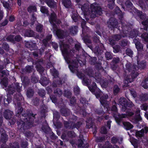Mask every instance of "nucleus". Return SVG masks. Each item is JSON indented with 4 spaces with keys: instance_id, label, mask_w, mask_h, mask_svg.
Listing matches in <instances>:
<instances>
[{
    "instance_id": "36",
    "label": "nucleus",
    "mask_w": 148,
    "mask_h": 148,
    "mask_svg": "<svg viewBox=\"0 0 148 148\" xmlns=\"http://www.w3.org/2000/svg\"><path fill=\"white\" fill-rule=\"evenodd\" d=\"M62 2L65 7L67 8H69L71 5L70 0H62Z\"/></svg>"
},
{
    "instance_id": "30",
    "label": "nucleus",
    "mask_w": 148,
    "mask_h": 148,
    "mask_svg": "<svg viewBox=\"0 0 148 148\" xmlns=\"http://www.w3.org/2000/svg\"><path fill=\"white\" fill-rule=\"evenodd\" d=\"M34 34L33 31L30 29H27L25 31L24 36H25L32 37L34 36Z\"/></svg>"
},
{
    "instance_id": "3",
    "label": "nucleus",
    "mask_w": 148,
    "mask_h": 148,
    "mask_svg": "<svg viewBox=\"0 0 148 148\" xmlns=\"http://www.w3.org/2000/svg\"><path fill=\"white\" fill-rule=\"evenodd\" d=\"M125 72L127 71L128 72H131L130 75H127L125 78L124 81L125 84H128L131 83L134 81V78L138 75V73L136 71L138 70L139 68L137 65H132L130 63H127L124 67Z\"/></svg>"
},
{
    "instance_id": "62",
    "label": "nucleus",
    "mask_w": 148,
    "mask_h": 148,
    "mask_svg": "<svg viewBox=\"0 0 148 148\" xmlns=\"http://www.w3.org/2000/svg\"><path fill=\"white\" fill-rule=\"evenodd\" d=\"M86 22L84 20H83L81 23L82 27L84 31H85V29H88V27L86 26Z\"/></svg>"
},
{
    "instance_id": "13",
    "label": "nucleus",
    "mask_w": 148,
    "mask_h": 148,
    "mask_svg": "<svg viewBox=\"0 0 148 148\" xmlns=\"http://www.w3.org/2000/svg\"><path fill=\"white\" fill-rule=\"evenodd\" d=\"M77 75L78 77L81 79H82V83L85 85H88L91 83V80H89L83 74L80 73H78Z\"/></svg>"
},
{
    "instance_id": "43",
    "label": "nucleus",
    "mask_w": 148,
    "mask_h": 148,
    "mask_svg": "<svg viewBox=\"0 0 148 148\" xmlns=\"http://www.w3.org/2000/svg\"><path fill=\"white\" fill-rule=\"evenodd\" d=\"M141 37L145 42H148V34L146 32L143 33L141 35Z\"/></svg>"
},
{
    "instance_id": "39",
    "label": "nucleus",
    "mask_w": 148,
    "mask_h": 148,
    "mask_svg": "<svg viewBox=\"0 0 148 148\" xmlns=\"http://www.w3.org/2000/svg\"><path fill=\"white\" fill-rule=\"evenodd\" d=\"M1 140L3 143H5L8 140V136L6 134H4L3 133L1 134Z\"/></svg>"
},
{
    "instance_id": "51",
    "label": "nucleus",
    "mask_w": 148,
    "mask_h": 148,
    "mask_svg": "<svg viewBox=\"0 0 148 148\" xmlns=\"http://www.w3.org/2000/svg\"><path fill=\"white\" fill-rule=\"evenodd\" d=\"M40 10L42 13L46 14H48V10L47 8L45 6H42L40 7Z\"/></svg>"
},
{
    "instance_id": "22",
    "label": "nucleus",
    "mask_w": 148,
    "mask_h": 148,
    "mask_svg": "<svg viewBox=\"0 0 148 148\" xmlns=\"http://www.w3.org/2000/svg\"><path fill=\"white\" fill-rule=\"evenodd\" d=\"M142 120L140 114H136L134 117L131 118L130 121L134 123H136L138 122L141 121Z\"/></svg>"
},
{
    "instance_id": "32",
    "label": "nucleus",
    "mask_w": 148,
    "mask_h": 148,
    "mask_svg": "<svg viewBox=\"0 0 148 148\" xmlns=\"http://www.w3.org/2000/svg\"><path fill=\"white\" fill-rule=\"evenodd\" d=\"M88 88L92 92H95L97 89L98 88H97L96 84L95 82H93L92 84L88 86Z\"/></svg>"
},
{
    "instance_id": "18",
    "label": "nucleus",
    "mask_w": 148,
    "mask_h": 148,
    "mask_svg": "<svg viewBox=\"0 0 148 148\" xmlns=\"http://www.w3.org/2000/svg\"><path fill=\"white\" fill-rule=\"evenodd\" d=\"M103 45L102 43H100V45L98 44L95 47V53L97 54L101 55L103 52Z\"/></svg>"
},
{
    "instance_id": "61",
    "label": "nucleus",
    "mask_w": 148,
    "mask_h": 148,
    "mask_svg": "<svg viewBox=\"0 0 148 148\" xmlns=\"http://www.w3.org/2000/svg\"><path fill=\"white\" fill-rule=\"evenodd\" d=\"M1 83L4 85L5 87H6L8 84L7 78L4 77L3 79L1 80Z\"/></svg>"
},
{
    "instance_id": "57",
    "label": "nucleus",
    "mask_w": 148,
    "mask_h": 148,
    "mask_svg": "<svg viewBox=\"0 0 148 148\" xmlns=\"http://www.w3.org/2000/svg\"><path fill=\"white\" fill-rule=\"evenodd\" d=\"M125 4L127 8L131 9L133 5L132 3L129 0H127L125 2Z\"/></svg>"
},
{
    "instance_id": "26",
    "label": "nucleus",
    "mask_w": 148,
    "mask_h": 148,
    "mask_svg": "<svg viewBox=\"0 0 148 148\" xmlns=\"http://www.w3.org/2000/svg\"><path fill=\"white\" fill-rule=\"evenodd\" d=\"M60 112L62 115L64 116H68L70 113V111L69 109L67 108H62Z\"/></svg>"
},
{
    "instance_id": "54",
    "label": "nucleus",
    "mask_w": 148,
    "mask_h": 148,
    "mask_svg": "<svg viewBox=\"0 0 148 148\" xmlns=\"http://www.w3.org/2000/svg\"><path fill=\"white\" fill-rule=\"evenodd\" d=\"M10 146L11 148H19L18 143L17 142H16L13 143H10Z\"/></svg>"
},
{
    "instance_id": "21",
    "label": "nucleus",
    "mask_w": 148,
    "mask_h": 148,
    "mask_svg": "<svg viewBox=\"0 0 148 148\" xmlns=\"http://www.w3.org/2000/svg\"><path fill=\"white\" fill-rule=\"evenodd\" d=\"M13 112L9 110H5L3 113V116L5 118L7 119H10L12 117Z\"/></svg>"
},
{
    "instance_id": "27",
    "label": "nucleus",
    "mask_w": 148,
    "mask_h": 148,
    "mask_svg": "<svg viewBox=\"0 0 148 148\" xmlns=\"http://www.w3.org/2000/svg\"><path fill=\"white\" fill-rule=\"evenodd\" d=\"M123 123L125 128L127 130H130L133 127V125L128 122H124Z\"/></svg>"
},
{
    "instance_id": "6",
    "label": "nucleus",
    "mask_w": 148,
    "mask_h": 148,
    "mask_svg": "<svg viewBox=\"0 0 148 148\" xmlns=\"http://www.w3.org/2000/svg\"><path fill=\"white\" fill-rule=\"evenodd\" d=\"M21 87L19 86L18 83H16L12 84L8 86L7 91L10 94L12 95L16 90L18 92H20L21 90Z\"/></svg>"
},
{
    "instance_id": "20",
    "label": "nucleus",
    "mask_w": 148,
    "mask_h": 148,
    "mask_svg": "<svg viewBox=\"0 0 148 148\" xmlns=\"http://www.w3.org/2000/svg\"><path fill=\"white\" fill-rule=\"evenodd\" d=\"M42 64V61H37L36 62V68L37 70L41 74L44 71V68L41 66V64Z\"/></svg>"
},
{
    "instance_id": "44",
    "label": "nucleus",
    "mask_w": 148,
    "mask_h": 148,
    "mask_svg": "<svg viewBox=\"0 0 148 148\" xmlns=\"http://www.w3.org/2000/svg\"><path fill=\"white\" fill-rule=\"evenodd\" d=\"M40 101L39 99L37 97L34 98L32 101V104L35 106L38 105Z\"/></svg>"
},
{
    "instance_id": "33",
    "label": "nucleus",
    "mask_w": 148,
    "mask_h": 148,
    "mask_svg": "<svg viewBox=\"0 0 148 148\" xmlns=\"http://www.w3.org/2000/svg\"><path fill=\"white\" fill-rule=\"evenodd\" d=\"M103 148H119L117 145H115L112 147V145L108 142H106L105 145L103 147Z\"/></svg>"
},
{
    "instance_id": "64",
    "label": "nucleus",
    "mask_w": 148,
    "mask_h": 148,
    "mask_svg": "<svg viewBox=\"0 0 148 148\" xmlns=\"http://www.w3.org/2000/svg\"><path fill=\"white\" fill-rule=\"evenodd\" d=\"M119 141V139L115 137H113L111 140V142L113 144L116 143Z\"/></svg>"
},
{
    "instance_id": "24",
    "label": "nucleus",
    "mask_w": 148,
    "mask_h": 148,
    "mask_svg": "<svg viewBox=\"0 0 148 148\" xmlns=\"http://www.w3.org/2000/svg\"><path fill=\"white\" fill-rule=\"evenodd\" d=\"M95 77H93V81H95L97 82H100L101 81V74L98 73H95Z\"/></svg>"
},
{
    "instance_id": "31",
    "label": "nucleus",
    "mask_w": 148,
    "mask_h": 148,
    "mask_svg": "<svg viewBox=\"0 0 148 148\" xmlns=\"http://www.w3.org/2000/svg\"><path fill=\"white\" fill-rule=\"evenodd\" d=\"M54 93L56 95L59 97L62 95V91L60 88H55L54 90Z\"/></svg>"
},
{
    "instance_id": "41",
    "label": "nucleus",
    "mask_w": 148,
    "mask_h": 148,
    "mask_svg": "<svg viewBox=\"0 0 148 148\" xmlns=\"http://www.w3.org/2000/svg\"><path fill=\"white\" fill-rule=\"evenodd\" d=\"M115 12L117 14H119V15H120L119 17L120 19H122L123 18V14L121 12L120 9L118 7H116L115 9Z\"/></svg>"
},
{
    "instance_id": "29",
    "label": "nucleus",
    "mask_w": 148,
    "mask_h": 148,
    "mask_svg": "<svg viewBox=\"0 0 148 148\" xmlns=\"http://www.w3.org/2000/svg\"><path fill=\"white\" fill-rule=\"evenodd\" d=\"M56 34L57 36L59 38H62L64 36V31L60 29H58L56 31Z\"/></svg>"
},
{
    "instance_id": "7",
    "label": "nucleus",
    "mask_w": 148,
    "mask_h": 148,
    "mask_svg": "<svg viewBox=\"0 0 148 148\" xmlns=\"http://www.w3.org/2000/svg\"><path fill=\"white\" fill-rule=\"evenodd\" d=\"M64 127L67 128L70 130H72L75 128L78 129L82 124L81 122H78L76 123L73 122H69L64 121Z\"/></svg>"
},
{
    "instance_id": "28",
    "label": "nucleus",
    "mask_w": 148,
    "mask_h": 148,
    "mask_svg": "<svg viewBox=\"0 0 148 148\" xmlns=\"http://www.w3.org/2000/svg\"><path fill=\"white\" fill-rule=\"evenodd\" d=\"M34 94V90L31 88H28L27 90L26 95L27 97L30 98L32 97Z\"/></svg>"
},
{
    "instance_id": "53",
    "label": "nucleus",
    "mask_w": 148,
    "mask_h": 148,
    "mask_svg": "<svg viewBox=\"0 0 148 148\" xmlns=\"http://www.w3.org/2000/svg\"><path fill=\"white\" fill-rule=\"evenodd\" d=\"M115 0H108L109 3L108 5V7L111 9L113 8V6L114 5Z\"/></svg>"
},
{
    "instance_id": "47",
    "label": "nucleus",
    "mask_w": 148,
    "mask_h": 148,
    "mask_svg": "<svg viewBox=\"0 0 148 148\" xmlns=\"http://www.w3.org/2000/svg\"><path fill=\"white\" fill-rule=\"evenodd\" d=\"M138 67L141 69H144L146 66V62L144 61H142L141 62L139 63V62L138 61Z\"/></svg>"
},
{
    "instance_id": "23",
    "label": "nucleus",
    "mask_w": 148,
    "mask_h": 148,
    "mask_svg": "<svg viewBox=\"0 0 148 148\" xmlns=\"http://www.w3.org/2000/svg\"><path fill=\"white\" fill-rule=\"evenodd\" d=\"M49 80L46 77H42L40 80V83L43 86H46L48 84Z\"/></svg>"
},
{
    "instance_id": "55",
    "label": "nucleus",
    "mask_w": 148,
    "mask_h": 148,
    "mask_svg": "<svg viewBox=\"0 0 148 148\" xmlns=\"http://www.w3.org/2000/svg\"><path fill=\"white\" fill-rule=\"evenodd\" d=\"M142 23L143 25H144V27L143 28H141V29H144L145 30L147 31V30L148 24V21L146 20L145 21L142 22Z\"/></svg>"
},
{
    "instance_id": "34",
    "label": "nucleus",
    "mask_w": 148,
    "mask_h": 148,
    "mask_svg": "<svg viewBox=\"0 0 148 148\" xmlns=\"http://www.w3.org/2000/svg\"><path fill=\"white\" fill-rule=\"evenodd\" d=\"M118 29L120 31H122L125 35H126L127 34L128 32L127 31L128 27L126 26H123L121 27V28L118 27Z\"/></svg>"
},
{
    "instance_id": "2",
    "label": "nucleus",
    "mask_w": 148,
    "mask_h": 148,
    "mask_svg": "<svg viewBox=\"0 0 148 148\" xmlns=\"http://www.w3.org/2000/svg\"><path fill=\"white\" fill-rule=\"evenodd\" d=\"M81 9L84 12L85 19L87 21L89 20V16L92 18H94L98 15H101L102 13L101 8L96 3L92 4L89 9L88 6L85 8V6H83L81 7Z\"/></svg>"
},
{
    "instance_id": "19",
    "label": "nucleus",
    "mask_w": 148,
    "mask_h": 148,
    "mask_svg": "<svg viewBox=\"0 0 148 148\" xmlns=\"http://www.w3.org/2000/svg\"><path fill=\"white\" fill-rule=\"evenodd\" d=\"M52 73L54 78H57L56 82L58 85L59 86L60 85H62V81L60 78L58 77V71L55 69H53V71L52 72Z\"/></svg>"
},
{
    "instance_id": "63",
    "label": "nucleus",
    "mask_w": 148,
    "mask_h": 148,
    "mask_svg": "<svg viewBox=\"0 0 148 148\" xmlns=\"http://www.w3.org/2000/svg\"><path fill=\"white\" fill-rule=\"evenodd\" d=\"M14 36L13 35H10L6 38V39L9 41L14 42Z\"/></svg>"
},
{
    "instance_id": "50",
    "label": "nucleus",
    "mask_w": 148,
    "mask_h": 148,
    "mask_svg": "<svg viewBox=\"0 0 148 148\" xmlns=\"http://www.w3.org/2000/svg\"><path fill=\"white\" fill-rule=\"evenodd\" d=\"M14 99H16L18 101H20L21 100H22L23 98L21 95L20 93L16 94L14 96Z\"/></svg>"
},
{
    "instance_id": "42",
    "label": "nucleus",
    "mask_w": 148,
    "mask_h": 148,
    "mask_svg": "<svg viewBox=\"0 0 148 148\" xmlns=\"http://www.w3.org/2000/svg\"><path fill=\"white\" fill-rule=\"evenodd\" d=\"M113 93L116 95L120 91V89L117 85H115L113 88Z\"/></svg>"
},
{
    "instance_id": "10",
    "label": "nucleus",
    "mask_w": 148,
    "mask_h": 148,
    "mask_svg": "<svg viewBox=\"0 0 148 148\" xmlns=\"http://www.w3.org/2000/svg\"><path fill=\"white\" fill-rule=\"evenodd\" d=\"M109 98L108 95L106 94H104L100 98V102L101 104L104 107H106L107 109L109 107V102L108 101L107 99Z\"/></svg>"
},
{
    "instance_id": "49",
    "label": "nucleus",
    "mask_w": 148,
    "mask_h": 148,
    "mask_svg": "<svg viewBox=\"0 0 148 148\" xmlns=\"http://www.w3.org/2000/svg\"><path fill=\"white\" fill-rule=\"evenodd\" d=\"M93 93H94V94L95 95L97 98L99 97L102 94V92L98 88L97 89L96 91H95V92H94Z\"/></svg>"
},
{
    "instance_id": "46",
    "label": "nucleus",
    "mask_w": 148,
    "mask_h": 148,
    "mask_svg": "<svg viewBox=\"0 0 148 148\" xmlns=\"http://www.w3.org/2000/svg\"><path fill=\"white\" fill-rule=\"evenodd\" d=\"M86 73L90 77H93L94 72L92 69H87Z\"/></svg>"
},
{
    "instance_id": "4",
    "label": "nucleus",
    "mask_w": 148,
    "mask_h": 148,
    "mask_svg": "<svg viewBox=\"0 0 148 148\" xmlns=\"http://www.w3.org/2000/svg\"><path fill=\"white\" fill-rule=\"evenodd\" d=\"M35 115H34L31 112L28 113L22 114L20 122H17L18 125H21L20 130L23 131L28 128L27 125H31L35 118Z\"/></svg>"
},
{
    "instance_id": "38",
    "label": "nucleus",
    "mask_w": 148,
    "mask_h": 148,
    "mask_svg": "<svg viewBox=\"0 0 148 148\" xmlns=\"http://www.w3.org/2000/svg\"><path fill=\"white\" fill-rule=\"evenodd\" d=\"M22 79L23 80V84L25 86L27 85L29 83V79L27 77H24L23 78H22Z\"/></svg>"
},
{
    "instance_id": "35",
    "label": "nucleus",
    "mask_w": 148,
    "mask_h": 148,
    "mask_svg": "<svg viewBox=\"0 0 148 148\" xmlns=\"http://www.w3.org/2000/svg\"><path fill=\"white\" fill-rule=\"evenodd\" d=\"M70 32L71 34L75 35L76 34L77 32V27L73 26L71 27L69 29Z\"/></svg>"
},
{
    "instance_id": "37",
    "label": "nucleus",
    "mask_w": 148,
    "mask_h": 148,
    "mask_svg": "<svg viewBox=\"0 0 148 148\" xmlns=\"http://www.w3.org/2000/svg\"><path fill=\"white\" fill-rule=\"evenodd\" d=\"M148 99V94H142L140 95V99L142 101H146Z\"/></svg>"
},
{
    "instance_id": "17",
    "label": "nucleus",
    "mask_w": 148,
    "mask_h": 148,
    "mask_svg": "<svg viewBox=\"0 0 148 148\" xmlns=\"http://www.w3.org/2000/svg\"><path fill=\"white\" fill-rule=\"evenodd\" d=\"M148 132V127H145L141 130L136 132L135 135L137 137H141L143 136L144 133H147Z\"/></svg>"
},
{
    "instance_id": "58",
    "label": "nucleus",
    "mask_w": 148,
    "mask_h": 148,
    "mask_svg": "<svg viewBox=\"0 0 148 148\" xmlns=\"http://www.w3.org/2000/svg\"><path fill=\"white\" fill-rule=\"evenodd\" d=\"M126 53L127 55L130 57H132L133 54V51L130 49L128 48L126 50Z\"/></svg>"
},
{
    "instance_id": "52",
    "label": "nucleus",
    "mask_w": 148,
    "mask_h": 148,
    "mask_svg": "<svg viewBox=\"0 0 148 148\" xmlns=\"http://www.w3.org/2000/svg\"><path fill=\"white\" fill-rule=\"evenodd\" d=\"M136 47L138 51H142L143 50V46L140 42L136 45Z\"/></svg>"
},
{
    "instance_id": "8",
    "label": "nucleus",
    "mask_w": 148,
    "mask_h": 148,
    "mask_svg": "<svg viewBox=\"0 0 148 148\" xmlns=\"http://www.w3.org/2000/svg\"><path fill=\"white\" fill-rule=\"evenodd\" d=\"M56 17V14L54 12H53L51 14V16L49 19V21L52 25L53 28H54L55 30H56L57 26L54 22L58 24H60L61 23V21L60 20L57 19Z\"/></svg>"
},
{
    "instance_id": "9",
    "label": "nucleus",
    "mask_w": 148,
    "mask_h": 148,
    "mask_svg": "<svg viewBox=\"0 0 148 148\" xmlns=\"http://www.w3.org/2000/svg\"><path fill=\"white\" fill-rule=\"evenodd\" d=\"M83 136L81 134L79 135V138L78 139L76 145L78 146V148H87L88 147V145L85 144L84 143Z\"/></svg>"
},
{
    "instance_id": "15",
    "label": "nucleus",
    "mask_w": 148,
    "mask_h": 148,
    "mask_svg": "<svg viewBox=\"0 0 148 148\" xmlns=\"http://www.w3.org/2000/svg\"><path fill=\"white\" fill-rule=\"evenodd\" d=\"M76 136L75 133L73 131H69L64 132L62 135L63 138H67L68 137L73 138Z\"/></svg>"
},
{
    "instance_id": "16",
    "label": "nucleus",
    "mask_w": 148,
    "mask_h": 148,
    "mask_svg": "<svg viewBox=\"0 0 148 148\" xmlns=\"http://www.w3.org/2000/svg\"><path fill=\"white\" fill-rule=\"evenodd\" d=\"M121 38V36L120 35H115L110 37L109 39L110 43L112 45H115L114 42L115 41H118Z\"/></svg>"
},
{
    "instance_id": "40",
    "label": "nucleus",
    "mask_w": 148,
    "mask_h": 148,
    "mask_svg": "<svg viewBox=\"0 0 148 148\" xmlns=\"http://www.w3.org/2000/svg\"><path fill=\"white\" fill-rule=\"evenodd\" d=\"M27 10L28 12L30 13L34 12L36 11V8L35 6L30 5L28 8Z\"/></svg>"
},
{
    "instance_id": "1",
    "label": "nucleus",
    "mask_w": 148,
    "mask_h": 148,
    "mask_svg": "<svg viewBox=\"0 0 148 148\" xmlns=\"http://www.w3.org/2000/svg\"><path fill=\"white\" fill-rule=\"evenodd\" d=\"M60 47L65 61L68 64H71L69 66V68L72 72H74L75 69L78 67V62L79 61L78 60L74 61L71 59L73 55L71 51L69 50V46L68 45L61 42Z\"/></svg>"
},
{
    "instance_id": "5",
    "label": "nucleus",
    "mask_w": 148,
    "mask_h": 148,
    "mask_svg": "<svg viewBox=\"0 0 148 148\" xmlns=\"http://www.w3.org/2000/svg\"><path fill=\"white\" fill-rule=\"evenodd\" d=\"M134 114V112L130 109H129L126 110V114H119L116 116H114L115 119L119 124L122 120L123 118H128L132 116Z\"/></svg>"
},
{
    "instance_id": "12",
    "label": "nucleus",
    "mask_w": 148,
    "mask_h": 148,
    "mask_svg": "<svg viewBox=\"0 0 148 148\" xmlns=\"http://www.w3.org/2000/svg\"><path fill=\"white\" fill-rule=\"evenodd\" d=\"M43 131L46 134H49L50 136L52 139H55L56 137L55 136L54 133L51 131L50 128L48 126H43L42 127Z\"/></svg>"
},
{
    "instance_id": "14",
    "label": "nucleus",
    "mask_w": 148,
    "mask_h": 148,
    "mask_svg": "<svg viewBox=\"0 0 148 148\" xmlns=\"http://www.w3.org/2000/svg\"><path fill=\"white\" fill-rule=\"evenodd\" d=\"M127 101L124 97H121L119 100V104L122 106L121 110L122 111H125L126 109Z\"/></svg>"
},
{
    "instance_id": "59",
    "label": "nucleus",
    "mask_w": 148,
    "mask_h": 148,
    "mask_svg": "<svg viewBox=\"0 0 148 148\" xmlns=\"http://www.w3.org/2000/svg\"><path fill=\"white\" fill-rule=\"evenodd\" d=\"M43 29V25L40 24H38L37 25L36 27V29L37 32H41Z\"/></svg>"
},
{
    "instance_id": "48",
    "label": "nucleus",
    "mask_w": 148,
    "mask_h": 148,
    "mask_svg": "<svg viewBox=\"0 0 148 148\" xmlns=\"http://www.w3.org/2000/svg\"><path fill=\"white\" fill-rule=\"evenodd\" d=\"M141 110H143L147 112H148V105L146 103L142 104L140 106Z\"/></svg>"
},
{
    "instance_id": "25",
    "label": "nucleus",
    "mask_w": 148,
    "mask_h": 148,
    "mask_svg": "<svg viewBox=\"0 0 148 148\" xmlns=\"http://www.w3.org/2000/svg\"><path fill=\"white\" fill-rule=\"evenodd\" d=\"M45 2L50 8H53L56 6V3L53 0H46Z\"/></svg>"
},
{
    "instance_id": "45",
    "label": "nucleus",
    "mask_w": 148,
    "mask_h": 148,
    "mask_svg": "<svg viewBox=\"0 0 148 148\" xmlns=\"http://www.w3.org/2000/svg\"><path fill=\"white\" fill-rule=\"evenodd\" d=\"M100 82L101 86L104 88L106 87L109 84L108 81L106 80L102 79Z\"/></svg>"
},
{
    "instance_id": "11",
    "label": "nucleus",
    "mask_w": 148,
    "mask_h": 148,
    "mask_svg": "<svg viewBox=\"0 0 148 148\" xmlns=\"http://www.w3.org/2000/svg\"><path fill=\"white\" fill-rule=\"evenodd\" d=\"M118 22L116 19L114 18H111L108 22V27L112 29V28H117Z\"/></svg>"
},
{
    "instance_id": "60",
    "label": "nucleus",
    "mask_w": 148,
    "mask_h": 148,
    "mask_svg": "<svg viewBox=\"0 0 148 148\" xmlns=\"http://www.w3.org/2000/svg\"><path fill=\"white\" fill-rule=\"evenodd\" d=\"M97 60L96 57L91 58L89 59L90 63L91 64L94 65L96 63Z\"/></svg>"
},
{
    "instance_id": "56",
    "label": "nucleus",
    "mask_w": 148,
    "mask_h": 148,
    "mask_svg": "<svg viewBox=\"0 0 148 148\" xmlns=\"http://www.w3.org/2000/svg\"><path fill=\"white\" fill-rule=\"evenodd\" d=\"M74 93L76 95L79 94L80 91L79 88L77 86H75L74 88Z\"/></svg>"
}]
</instances>
